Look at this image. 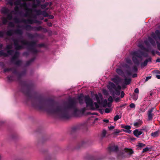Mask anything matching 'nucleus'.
Wrapping results in <instances>:
<instances>
[{"mask_svg": "<svg viewBox=\"0 0 160 160\" xmlns=\"http://www.w3.org/2000/svg\"><path fill=\"white\" fill-rule=\"evenodd\" d=\"M77 104L78 101L76 98H71L64 105L55 106L53 104H50L46 110L49 114L56 115L61 118L68 119L71 114L76 115L78 112Z\"/></svg>", "mask_w": 160, "mask_h": 160, "instance_id": "1", "label": "nucleus"}, {"mask_svg": "<svg viewBox=\"0 0 160 160\" xmlns=\"http://www.w3.org/2000/svg\"><path fill=\"white\" fill-rule=\"evenodd\" d=\"M12 40L13 42L15 49L16 50H20L24 48L23 45H27L30 47L29 49L33 53H36L38 51L35 48L36 47H41L43 46V44H37L35 42H31L24 40H19L18 39L13 38Z\"/></svg>", "mask_w": 160, "mask_h": 160, "instance_id": "2", "label": "nucleus"}, {"mask_svg": "<svg viewBox=\"0 0 160 160\" xmlns=\"http://www.w3.org/2000/svg\"><path fill=\"white\" fill-rule=\"evenodd\" d=\"M107 88L114 98L115 95L119 96L120 94V90L121 89L120 86L118 85L116 87L114 83L110 82L107 86Z\"/></svg>", "mask_w": 160, "mask_h": 160, "instance_id": "3", "label": "nucleus"}, {"mask_svg": "<svg viewBox=\"0 0 160 160\" xmlns=\"http://www.w3.org/2000/svg\"><path fill=\"white\" fill-rule=\"evenodd\" d=\"M132 60L133 62L137 65H138L139 64L138 58L142 59L143 56L145 57H147L148 56L147 53H144L140 50L133 51L132 53Z\"/></svg>", "mask_w": 160, "mask_h": 160, "instance_id": "4", "label": "nucleus"}, {"mask_svg": "<svg viewBox=\"0 0 160 160\" xmlns=\"http://www.w3.org/2000/svg\"><path fill=\"white\" fill-rule=\"evenodd\" d=\"M84 98L86 106L90 109L93 110L99 108V106L98 103L96 102L93 103L92 100L89 96H85Z\"/></svg>", "mask_w": 160, "mask_h": 160, "instance_id": "5", "label": "nucleus"}, {"mask_svg": "<svg viewBox=\"0 0 160 160\" xmlns=\"http://www.w3.org/2000/svg\"><path fill=\"white\" fill-rule=\"evenodd\" d=\"M31 0H17L16 1L14 4L15 5H19L21 8H23L26 11H29L31 9L28 8L26 1H30Z\"/></svg>", "mask_w": 160, "mask_h": 160, "instance_id": "6", "label": "nucleus"}, {"mask_svg": "<svg viewBox=\"0 0 160 160\" xmlns=\"http://www.w3.org/2000/svg\"><path fill=\"white\" fill-rule=\"evenodd\" d=\"M17 74L18 75H17L16 74H13L8 76L7 77L9 81H11L15 80H19L21 78V77L22 76V74L19 73L17 71Z\"/></svg>", "mask_w": 160, "mask_h": 160, "instance_id": "7", "label": "nucleus"}, {"mask_svg": "<svg viewBox=\"0 0 160 160\" xmlns=\"http://www.w3.org/2000/svg\"><path fill=\"white\" fill-rule=\"evenodd\" d=\"M32 105L33 107L40 109H43L45 107L43 102L42 100L36 101L35 102L32 103Z\"/></svg>", "mask_w": 160, "mask_h": 160, "instance_id": "8", "label": "nucleus"}, {"mask_svg": "<svg viewBox=\"0 0 160 160\" xmlns=\"http://www.w3.org/2000/svg\"><path fill=\"white\" fill-rule=\"evenodd\" d=\"M151 36L156 40L158 38L160 40V31L158 30H156L155 32L152 33Z\"/></svg>", "mask_w": 160, "mask_h": 160, "instance_id": "9", "label": "nucleus"}, {"mask_svg": "<svg viewBox=\"0 0 160 160\" xmlns=\"http://www.w3.org/2000/svg\"><path fill=\"white\" fill-rule=\"evenodd\" d=\"M14 52L13 50H8L7 51V53L5 52L3 50L0 51V56L7 57L8 54L12 55Z\"/></svg>", "mask_w": 160, "mask_h": 160, "instance_id": "10", "label": "nucleus"}, {"mask_svg": "<svg viewBox=\"0 0 160 160\" xmlns=\"http://www.w3.org/2000/svg\"><path fill=\"white\" fill-rule=\"evenodd\" d=\"M154 109V108H152L148 110L147 114L148 120H152V119L154 115V114L152 113V112Z\"/></svg>", "mask_w": 160, "mask_h": 160, "instance_id": "11", "label": "nucleus"}, {"mask_svg": "<svg viewBox=\"0 0 160 160\" xmlns=\"http://www.w3.org/2000/svg\"><path fill=\"white\" fill-rule=\"evenodd\" d=\"M95 96L97 100V103L99 104H101L102 103L103 99L102 96V94L99 93L98 94H95Z\"/></svg>", "mask_w": 160, "mask_h": 160, "instance_id": "12", "label": "nucleus"}, {"mask_svg": "<svg viewBox=\"0 0 160 160\" xmlns=\"http://www.w3.org/2000/svg\"><path fill=\"white\" fill-rule=\"evenodd\" d=\"M17 68H16L13 67L10 68H6L4 69L3 72L5 73L10 71L12 72V73L16 74L17 75H18L17 73Z\"/></svg>", "mask_w": 160, "mask_h": 160, "instance_id": "13", "label": "nucleus"}, {"mask_svg": "<svg viewBox=\"0 0 160 160\" xmlns=\"http://www.w3.org/2000/svg\"><path fill=\"white\" fill-rule=\"evenodd\" d=\"M121 80V78L117 76L111 79V80L117 85L118 84L120 83Z\"/></svg>", "mask_w": 160, "mask_h": 160, "instance_id": "14", "label": "nucleus"}, {"mask_svg": "<svg viewBox=\"0 0 160 160\" xmlns=\"http://www.w3.org/2000/svg\"><path fill=\"white\" fill-rule=\"evenodd\" d=\"M22 22H23L27 23L29 24H32L33 23H38L39 22L37 20L34 21L32 19H28L27 20H22Z\"/></svg>", "mask_w": 160, "mask_h": 160, "instance_id": "15", "label": "nucleus"}, {"mask_svg": "<svg viewBox=\"0 0 160 160\" xmlns=\"http://www.w3.org/2000/svg\"><path fill=\"white\" fill-rule=\"evenodd\" d=\"M118 149V147L117 146H112L108 148V150L110 152H116Z\"/></svg>", "mask_w": 160, "mask_h": 160, "instance_id": "16", "label": "nucleus"}, {"mask_svg": "<svg viewBox=\"0 0 160 160\" xmlns=\"http://www.w3.org/2000/svg\"><path fill=\"white\" fill-rule=\"evenodd\" d=\"M19 52H15V54L12 57L11 59V61L12 62H14L15 59H17L19 56Z\"/></svg>", "mask_w": 160, "mask_h": 160, "instance_id": "17", "label": "nucleus"}, {"mask_svg": "<svg viewBox=\"0 0 160 160\" xmlns=\"http://www.w3.org/2000/svg\"><path fill=\"white\" fill-rule=\"evenodd\" d=\"M142 132L138 129H136L133 131V133L134 135L136 137H138L142 133Z\"/></svg>", "mask_w": 160, "mask_h": 160, "instance_id": "18", "label": "nucleus"}, {"mask_svg": "<svg viewBox=\"0 0 160 160\" xmlns=\"http://www.w3.org/2000/svg\"><path fill=\"white\" fill-rule=\"evenodd\" d=\"M148 62H151V58H149L148 59L146 60L143 62L141 63V67H144L146 66Z\"/></svg>", "mask_w": 160, "mask_h": 160, "instance_id": "19", "label": "nucleus"}, {"mask_svg": "<svg viewBox=\"0 0 160 160\" xmlns=\"http://www.w3.org/2000/svg\"><path fill=\"white\" fill-rule=\"evenodd\" d=\"M142 123V121L140 120H138L136 122H134L133 123L134 126L137 127H138L139 126L141 125Z\"/></svg>", "mask_w": 160, "mask_h": 160, "instance_id": "20", "label": "nucleus"}, {"mask_svg": "<svg viewBox=\"0 0 160 160\" xmlns=\"http://www.w3.org/2000/svg\"><path fill=\"white\" fill-rule=\"evenodd\" d=\"M9 11V9L6 7H3L1 9L2 13L5 14H7Z\"/></svg>", "mask_w": 160, "mask_h": 160, "instance_id": "21", "label": "nucleus"}, {"mask_svg": "<svg viewBox=\"0 0 160 160\" xmlns=\"http://www.w3.org/2000/svg\"><path fill=\"white\" fill-rule=\"evenodd\" d=\"M160 132L159 131H157L153 132H152L151 135V136L153 137H158L160 134Z\"/></svg>", "mask_w": 160, "mask_h": 160, "instance_id": "22", "label": "nucleus"}, {"mask_svg": "<svg viewBox=\"0 0 160 160\" xmlns=\"http://www.w3.org/2000/svg\"><path fill=\"white\" fill-rule=\"evenodd\" d=\"M14 12V11H12L10 13H8L7 15V19L9 20H11L12 18V13Z\"/></svg>", "mask_w": 160, "mask_h": 160, "instance_id": "23", "label": "nucleus"}, {"mask_svg": "<svg viewBox=\"0 0 160 160\" xmlns=\"http://www.w3.org/2000/svg\"><path fill=\"white\" fill-rule=\"evenodd\" d=\"M24 28L27 31L33 30V27H32L30 25H27L24 27Z\"/></svg>", "mask_w": 160, "mask_h": 160, "instance_id": "24", "label": "nucleus"}, {"mask_svg": "<svg viewBox=\"0 0 160 160\" xmlns=\"http://www.w3.org/2000/svg\"><path fill=\"white\" fill-rule=\"evenodd\" d=\"M148 40L152 46L154 47L155 46L156 44L155 42L151 38L149 37L148 38Z\"/></svg>", "mask_w": 160, "mask_h": 160, "instance_id": "25", "label": "nucleus"}, {"mask_svg": "<svg viewBox=\"0 0 160 160\" xmlns=\"http://www.w3.org/2000/svg\"><path fill=\"white\" fill-rule=\"evenodd\" d=\"M14 32L16 34L22 35L23 33L22 31L20 29H17L14 30Z\"/></svg>", "mask_w": 160, "mask_h": 160, "instance_id": "26", "label": "nucleus"}, {"mask_svg": "<svg viewBox=\"0 0 160 160\" xmlns=\"http://www.w3.org/2000/svg\"><path fill=\"white\" fill-rule=\"evenodd\" d=\"M49 3L48 2H46L43 4L40 5V7L42 9H45L48 5Z\"/></svg>", "mask_w": 160, "mask_h": 160, "instance_id": "27", "label": "nucleus"}, {"mask_svg": "<svg viewBox=\"0 0 160 160\" xmlns=\"http://www.w3.org/2000/svg\"><path fill=\"white\" fill-rule=\"evenodd\" d=\"M26 13L24 14V16L26 17H28L30 15H31L32 13V10L31 9V10L29 11H26Z\"/></svg>", "mask_w": 160, "mask_h": 160, "instance_id": "28", "label": "nucleus"}, {"mask_svg": "<svg viewBox=\"0 0 160 160\" xmlns=\"http://www.w3.org/2000/svg\"><path fill=\"white\" fill-rule=\"evenodd\" d=\"M43 28L41 26L33 27V30L35 31H39L41 30Z\"/></svg>", "mask_w": 160, "mask_h": 160, "instance_id": "29", "label": "nucleus"}, {"mask_svg": "<svg viewBox=\"0 0 160 160\" xmlns=\"http://www.w3.org/2000/svg\"><path fill=\"white\" fill-rule=\"evenodd\" d=\"M116 71L118 74L120 75H122L123 74V72L119 68L117 69Z\"/></svg>", "mask_w": 160, "mask_h": 160, "instance_id": "30", "label": "nucleus"}, {"mask_svg": "<svg viewBox=\"0 0 160 160\" xmlns=\"http://www.w3.org/2000/svg\"><path fill=\"white\" fill-rule=\"evenodd\" d=\"M131 81V79H127V78H125L124 80V83L125 85H128L129 84Z\"/></svg>", "mask_w": 160, "mask_h": 160, "instance_id": "31", "label": "nucleus"}, {"mask_svg": "<svg viewBox=\"0 0 160 160\" xmlns=\"http://www.w3.org/2000/svg\"><path fill=\"white\" fill-rule=\"evenodd\" d=\"M7 18L4 17H2V22L3 24H6L8 22Z\"/></svg>", "mask_w": 160, "mask_h": 160, "instance_id": "32", "label": "nucleus"}, {"mask_svg": "<svg viewBox=\"0 0 160 160\" xmlns=\"http://www.w3.org/2000/svg\"><path fill=\"white\" fill-rule=\"evenodd\" d=\"M34 11L35 12L37 15H41L42 11H41V10H37L35 9H34Z\"/></svg>", "mask_w": 160, "mask_h": 160, "instance_id": "33", "label": "nucleus"}, {"mask_svg": "<svg viewBox=\"0 0 160 160\" xmlns=\"http://www.w3.org/2000/svg\"><path fill=\"white\" fill-rule=\"evenodd\" d=\"M122 128H124L127 130H129V131H127V132H128V133H130L131 131L129 130L131 128V127L129 126H125L122 127ZM125 131L126 132V131Z\"/></svg>", "mask_w": 160, "mask_h": 160, "instance_id": "34", "label": "nucleus"}, {"mask_svg": "<svg viewBox=\"0 0 160 160\" xmlns=\"http://www.w3.org/2000/svg\"><path fill=\"white\" fill-rule=\"evenodd\" d=\"M41 15L45 17H48V14L45 11H42Z\"/></svg>", "mask_w": 160, "mask_h": 160, "instance_id": "35", "label": "nucleus"}, {"mask_svg": "<svg viewBox=\"0 0 160 160\" xmlns=\"http://www.w3.org/2000/svg\"><path fill=\"white\" fill-rule=\"evenodd\" d=\"M6 34L8 36H12L13 34L12 30H10L7 31Z\"/></svg>", "mask_w": 160, "mask_h": 160, "instance_id": "36", "label": "nucleus"}, {"mask_svg": "<svg viewBox=\"0 0 160 160\" xmlns=\"http://www.w3.org/2000/svg\"><path fill=\"white\" fill-rule=\"evenodd\" d=\"M22 62L20 60H18L14 62V64L17 65L19 66L22 64Z\"/></svg>", "mask_w": 160, "mask_h": 160, "instance_id": "37", "label": "nucleus"}, {"mask_svg": "<svg viewBox=\"0 0 160 160\" xmlns=\"http://www.w3.org/2000/svg\"><path fill=\"white\" fill-rule=\"evenodd\" d=\"M121 131L118 129H115L114 130V132H113V134L114 135H116L119 132H120Z\"/></svg>", "mask_w": 160, "mask_h": 160, "instance_id": "38", "label": "nucleus"}, {"mask_svg": "<svg viewBox=\"0 0 160 160\" xmlns=\"http://www.w3.org/2000/svg\"><path fill=\"white\" fill-rule=\"evenodd\" d=\"M115 98L114 96V98ZM113 98H114L112 97L111 96H109V98H108V101L110 103H112L113 101Z\"/></svg>", "mask_w": 160, "mask_h": 160, "instance_id": "39", "label": "nucleus"}, {"mask_svg": "<svg viewBox=\"0 0 160 160\" xmlns=\"http://www.w3.org/2000/svg\"><path fill=\"white\" fill-rule=\"evenodd\" d=\"M16 6L14 8V11L16 12H18L19 10V8L18 6V5H15Z\"/></svg>", "mask_w": 160, "mask_h": 160, "instance_id": "40", "label": "nucleus"}, {"mask_svg": "<svg viewBox=\"0 0 160 160\" xmlns=\"http://www.w3.org/2000/svg\"><path fill=\"white\" fill-rule=\"evenodd\" d=\"M14 20L15 22L16 23H18L21 22H22V21H20V20L18 18H14Z\"/></svg>", "mask_w": 160, "mask_h": 160, "instance_id": "41", "label": "nucleus"}, {"mask_svg": "<svg viewBox=\"0 0 160 160\" xmlns=\"http://www.w3.org/2000/svg\"><path fill=\"white\" fill-rule=\"evenodd\" d=\"M80 128L79 126H77L73 127L72 128V130L73 131H74Z\"/></svg>", "mask_w": 160, "mask_h": 160, "instance_id": "42", "label": "nucleus"}, {"mask_svg": "<svg viewBox=\"0 0 160 160\" xmlns=\"http://www.w3.org/2000/svg\"><path fill=\"white\" fill-rule=\"evenodd\" d=\"M138 97V94H134L133 96V99L134 100H136L137 99Z\"/></svg>", "mask_w": 160, "mask_h": 160, "instance_id": "43", "label": "nucleus"}, {"mask_svg": "<svg viewBox=\"0 0 160 160\" xmlns=\"http://www.w3.org/2000/svg\"><path fill=\"white\" fill-rule=\"evenodd\" d=\"M126 62L128 64H131L132 63L131 60L129 58H127L126 59Z\"/></svg>", "mask_w": 160, "mask_h": 160, "instance_id": "44", "label": "nucleus"}, {"mask_svg": "<svg viewBox=\"0 0 160 160\" xmlns=\"http://www.w3.org/2000/svg\"><path fill=\"white\" fill-rule=\"evenodd\" d=\"M8 25L9 27L13 28L14 27V24L12 22H10L8 24Z\"/></svg>", "mask_w": 160, "mask_h": 160, "instance_id": "45", "label": "nucleus"}, {"mask_svg": "<svg viewBox=\"0 0 160 160\" xmlns=\"http://www.w3.org/2000/svg\"><path fill=\"white\" fill-rule=\"evenodd\" d=\"M107 133L106 131L103 130L102 132V135L103 137H105Z\"/></svg>", "mask_w": 160, "mask_h": 160, "instance_id": "46", "label": "nucleus"}, {"mask_svg": "<svg viewBox=\"0 0 160 160\" xmlns=\"http://www.w3.org/2000/svg\"><path fill=\"white\" fill-rule=\"evenodd\" d=\"M138 47L142 50L143 49H145V47L143 46V45L141 44H139L138 45Z\"/></svg>", "mask_w": 160, "mask_h": 160, "instance_id": "47", "label": "nucleus"}, {"mask_svg": "<svg viewBox=\"0 0 160 160\" xmlns=\"http://www.w3.org/2000/svg\"><path fill=\"white\" fill-rule=\"evenodd\" d=\"M4 34V31H0V38L3 37Z\"/></svg>", "mask_w": 160, "mask_h": 160, "instance_id": "48", "label": "nucleus"}, {"mask_svg": "<svg viewBox=\"0 0 160 160\" xmlns=\"http://www.w3.org/2000/svg\"><path fill=\"white\" fill-rule=\"evenodd\" d=\"M138 70V68L136 66H134L132 68V72H137Z\"/></svg>", "mask_w": 160, "mask_h": 160, "instance_id": "49", "label": "nucleus"}, {"mask_svg": "<svg viewBox=\"0 0 160 160\" xmlns=\"http://www.w3.org/2000/svg\"><path fill=\"white\" fill-rule=\"evenodd\" d=\"M145 146V145L141 143H139L137 145V146L138 148L139 147H142Z\"/></svg>", "mask_w": 160, "mask_h": 160, "instance_id": "50", "label": "nucleus"}, {"mask_svg": "<svg viewBox=\"0 0 160 160\" xmlns=\"http://www.w3.org/2000/svg\"><path fill=\"white\" fill-rule=\"evenodd\" d=\"M102 92L105 95H108V92L106 89H103L102 90Z\"/></svg>", "mask_w": 160, "mask_h": 160, "instance_id": "51", "label": "nucleus"}, {"mask_svg": "<svg viewBox=\"0 0 160 160\" xmlns=\"http://www.w3.org/2000/svg\"><path fill=\"white\" fill-rule=\"evenodd\" d=\"M120 118V117L118 115H117L114 117V121H116Z\"/></svg>", "mask_w": 160, "mask_h": 160, "instance_id": "52", "label": "nucleus"}, {"mask_svg": "<svg viewBox=\"0 0 160 160\" xmlns=\"http://www.w3.org/2000/svg\"><path fill=\"white\" fill-rule=\"evenodd\" d=\"M6 48L7 49H11L12 48V44H8L6 46Z\"/></svg>", "mask_w": 160, "mask_h": 160, "instance_id": "53", "label": "nucleus"}, {"mask_svg": "<svg viewBox=\"0 0 160 160\" xmlns=\"http://www.w3.org/2000/svg\"><path fill=\"white\" fill-rule=\"evenodd\" d=\"M111 111V109L109 108H106L105 110V112L106 113H109Z\"/></svg>", "mask_w": 160, "mask_h": 160, "instance_id": "54", "label": "nucleus"}, {"mask_svg": "<svg viewBox=\"0 0 160 160\" xmlns=\"http://www.w3.org/2000/svg\"><path fill=\"white\" fill-rule=\"evenodd\" d=\"M13 0H9L8 1V3L11 6H12L13 5Z\"/></svg>", "mask_w": 160, "mask_h": 160, "instance_id": "55", "label": "nucleus"}, {"mask_svg": "<svg viewBox=\"0 0 160 160\" xmlns=\"http://www.w3.org/2000/svg\"><path fill=\"white\" fill-rule=\"evenodd\" d=\"M28 37L30 38H33L34 37L33 35L30 33H28Z\"/></svg>", "mask_w": 160, "mask_h": 160, "instance_id": "56", "label": "nucleus"}, {"mask_svg": "<svg viewBox=\"0 0 160 160\" xmlns=\"http://www.w3.org/2000/svg\"><path fill=\"white\" fill-rule=\"evenodd\" d=\"M156 43L157 44V48L159 50H160V43L158 41H157Z\"/></svg>", "mask_w": 160, "mask_h": 160, "instance_id": "57", "label": "nucleus"}, {"mask_svg": "<svg viewBox=\"0 0 160 160\" xmlns=\"http://www.w3.org/2000/svg\"><path fill=\"white\" fill-rule=\"evenodd\" d=\"M38 6L37 3H34L32 5V7L34 8H36Z\"/></svg>", "mask_w": 160, "mask_h": 160, "instance_id": "58", "label": "nucleus"}, {"mask_svg": "<svg viewBox=\"0 0 160 160\" xmlns=\"http://www.w3.org/2000/svg\"><path fill=\"white\" fill-rule=\"evenodd\" d=\"M148 150H149V148L148 147H146L143 149V151H142V152H146L147 151H148Z\"/></svg>", "mask_w": 160, "mask_h": 160, "instance_id": "59", "label": "nucleus"}, {"mask_svg": "<svg viewBox=\"0 0 160 160\" xmlns=\"http://www.w3.org/2000/svg\"><path fill=\"white\" fill-rule=\"evenodd\" d=\"M124 95H125L124 93V92L123 91H122L121 92V95H120L121 98H123L124 97Z\"/></svg>", "mask_w": 160, "mask_h": 160, "instance_id": "60", "label": "nucleus"}, {"mask_svg": "<svg viewBox=\"0 0 160 160\" xmlns=\"http://www.w3.org/2000/svg\"><path fill=\"white\" fill-rule=\"evenodd\" d=\"M135 104L133 103H131L130 105V107L131 108H135Z\"/></svg>", "mask_w": 160, "mask_h": 160, "instance_id": "61", "label": "nucleus"}, {"mask_svg": "<svg viewBox=\"0 0 160 160\" xmlns=\"http://www.w3.org/2000/svg\"><path fill=\"white\" fill-rule=\"evenodd\" d=\"M79 101L80 104H82L83 103V100L81 98H79Z\"/></svg>", "mask_w": 160, "mask_h": 160, "instance_id": "62", "label": "nucleus"}, {"mask_svg": "<svg viewBox=\"0 0 160 160\" xmlns=\"http://www.w3.org/2000/svg\"><path fill=\"white\" fill-rule=\"evenodd\" d=\"M127 74L128 75H131L132 73V72L131 71H129L128 70H127L126 71Z\"/></svg>", "mask_w": 160, "mask_h": 160, "instance_id": "63", "label": "nucleus"}, {"mask_svg": "<svg viewBox=\"0 0 160 160\" xmlns=\"http://www.w3.org/2000/svg\"><path fill=\"white\" fill-rule=\"evenodd\" d=\"M36 2H37V4L38 6H39L40 5V3H41L40 0H36Z\"/></svg>", "mask_w": 160, "mask_h": 160, "instance_id": "64", "label": "nucleus"}]
</instances>
